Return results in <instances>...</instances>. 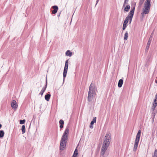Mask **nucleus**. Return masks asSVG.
<instances>
[{"label": "nucleus", "instance_id": "35", "mask_svg": "<svg viewBox=\"0 0 157 157\" xmlns=\"http://www.w3.org/2000/svg\"><path fill=\"white\" fill-rule=\"evenodd\" d=\"M72 157H77L76 156V155H75V156H74V155H73L72 156Z\"/></svg>", "mask_w": 157, "mask_h": 157}, {"label": "nucleus", "instance_id": "36", "mask_svg": "<svg viewBox=\"0 0 157 157\" xmlns=\"http://www.w3.org/2000/svg\"><path fill=\"white\" fill-rule=\"evenodd\" d=\"M60 13H59V15H58V17H59V16H60Z\"/></svg>", "mask_w": 157, "mask_h": 157}, {"label": "nucleus", "instance_id": "15", "mask_svg": "<svg viewBox=\"0 0 157 157\" xmlns=\"http://www.w3.org/2000/svg\"><path fill=\"white\" fill-rule=\"evenodd\" d=\"M123 79H120L119 80L118 83V86L119 88L122 87L123 84Z\"/></svg>", "mask_w": 157, "mask_h": 157}, {"label": "nucleus", "instance_id": "16", "mask_svg": "<svg viewBox=\"0 0 157 157\" xmlns=\"http://www.w3.org/2000/svg\"><path fill=\"white\" fill-rule=\"evenodd\" d=\"M59 123L60 124V126H59L60 128L61 129H62L63 127V125L64 124V121L63 120H60L59 121Z\"/></svg>", "mask_w": 157, "mask_h": 157}, {"label": "nucleus", "instance_id": "18", "mask_svg": "<svg viewBox=\"0 0 157 157\" xmlns=\"http://www.w3.org/2000/svg\"><path fill=\"white\" fill-rule=\"evenodd\" d=\"M130 6L129 5H127L124 9V11L126 12L128 11L130 9Z\"/></svg>", "mask_w": 157, "mask_h": 157}, {"label": "nucleus", "instance_id": "5", "mask_svg": "<svg viewBox=\"0 0 157 157\" xmlns=\"http://www.w3.org/2000/svg\"><path fill=\"white\" fill-rule=\"evenodd\" d=\"M97 89L94 84L91 83L89 87L88 93L95 95L96 93Z\"/></svg>", "mask_w": 157, "mask_h": 157}, {"label": "nucleus", "instance_id": "12", "mask_svg": "<svg viewBox=\"0 0 157 157\" xmlns=\"http://www.w3.org/2000/svg\"><path fill=\"white\" fill-rule=\"evenodd\" d=\"M152 34V33H151V35L149 38V40H148L147 43V46L146 48V51H148L149 48L151 43V40L152 39V37H151Z\"/></svg>", "mask_w": 157, "mask_h": 157}, {"label": "nucleus", "instance_id": "11", "mask_svg": "<svg viewBox=\"0 0 157 157\" xmlns=\"http://www.w3.org/2000/svg\"><path fill=\"white\" fill-rule=\"evenodd\" d=\"M95 95L90 94L89 93H88V96L87 97V99L89 102H91L94 97L95 96Z\"/></svg>", "mask_w": 157, "mask_h": 157}, {"label": "nucleus", "instance_id": "13", "mask_svg": "<svg viewBox=\"0 0 157 157\" xmlns=\"http://www.w3.org/2000/svg\"><path fill=\"white\" fill-rule=\"evenodd\" d=\"M52 8L53 9V10H52V13L53 14L56 13L58 11V7L57 6H54L52 7Z\"/></svg>", "mask_w": 157, "mask_h": 157}, {"label": "nucleus", "instance_id": "25", "mask_svg": "<svg viewBox=\"0 0 157 157\" xmlns=\"http://www.w3.org/2000/svg\"><path fill=\"white\" fill-rule=\"evenodd\" d=\"M96 122V117H94L93 118V120L90 123L93 124Z\"/></svg>", "mask_w": 157, "mask_h": 157}, {"label": "nucleus", "instance_id": "28", "mask_svg": "<svg viewBox=\"0 0 157 157\" xmlns=\"http://www.w3.org/2000/svg\"><path fill=\"white\" fill-rule=\"evenodd\" d=\"M78 154V151L76 149H75L73 155H74V156H75V155H76V156H77V155Z\"/></svg>", "mask_w": 157, "mask_h": 157}, {"label": "nucleus", "instance_id": "10", "mask_svg": "<svg viewBox=\"0 0 157 157\" xmlns=\"http://www.w3.org/2000/svg\"><path fill=\"white\" fill-rule=\"evenodd\" d=\"M47 78H46V84L44 87H43L41 91L39 93V94L41 95H43V93L45 91L47 87Z\"/></svg>", "mask_w": 157, "mask_h": 157}, {"label": "nucleus", "instance_id": "34", "mask_svg": "<svg viewBox=\"0 0 157 157\" xmlns=\"http://www.w3.org/2000/svg\"><path fill=\"white\" fill-rule=\"evenodd\" d=\"M155 82L156 83H157V80H155Z\"/></svg>", "mask_w": 157, "mask_h": 157}, {"label": "nucleus", "instance_id": "27", "mask_svg": "<svg viewBox=\"0 0 157 157\" xmlns=\"http://www.w3.org/2000/svg\"><path fill=\"white\" fill-rule=\"evenodd\" d=\"M25 119L21 120L20 121V124H23L25 123Z\"/></svg>", "mask_w": 157, "mask_h": 157}, {"label": "nucleus", "instance_id": "2", "mask_svg": "<svg viewBox=\"0 0 157 157\" xmlns=\"http://www.w3.org/2000/svg\"><path fill=\"white\" fill-rule=\"evenodd\" d=\"M69 129L68 128H67L62 136L60 140V149L63 151L66 145V143L67 141L68 136L69 134Z\"/></svg>", "mask_w": 157, "mask_h": 157}, {"label": "nucleus", "instance_id": "17", "mask_svg": "<svg viewBox=\"0 0 157 157\" xmlns=\"http://www.w3.org/2000/svg\"><path fill=\"white\" fill-rule=\"evenodd\" d=\"M51 95L50 94H46L45 96V99L47 101H49L50 98L51 97Z\"/></svg>", "mask_w": 157, "mask_h": 157}, {"label": "nucleus", "instance_id": "1", "mask_svg": "<svg viewBox=\"0 0 157 157\" xmlns=\"http://www.w3.org/2000/svg\"><path fill=\"white\" fill-rule=\"evenodd\" d=\"M111 134L107 133L104 137V140L101 150L100 155L103 156L109 146L111 141Z\"/></svg>", "mask_w": 157, "mask_h": 157}, {"label": "nucleus", "instance_id": "30", "mask_svg": "<svg viewBox=\"0 0 157 157\" xmlns=\"http://www.w3.org/2000/svg\"><path fill=\"white\" fill-rule=\"evenodd\" d=\"M128 1L129 0H124V1L123 5V7H124L126 4H128Z\"/></svg>", "mask_w": 157, "mask_h": 157}, {"label": "nucleus", "instance_id": "20", "mask_svg": "<svg viewBox=\"0 0 157 157\" xmlns=\"http://www.w3.org/2000/svg\"><path fill=\"white\" fill-rule=\"evenodd\" d=\"M129 19L130 18H129V14L127 16V17L125 18V20H124V22L127 24Z\"/></svg>", "mask_w": 157, "mask_h": 157}, {"label": "nucleus", "instance_id": "7", "mask_svg": "<svg viewBox=\"0 0 157 157\" xmlns=\"http://www.w3.org/2000/svg\"><path fill=\"white\" fill-rule=\"evenodd\" d=\"M68 66V59L67 60L65 61V65L63 72V82L64 81L65 77L66 76Z\"/></svg>", "mask_w": 157, "mask_h": 157}, {"label": "nucleus", "instance_id": "29", "mask_svg": "<svg viewBox=\"0 0 157 157\" xmlns=\"http://www.w3.org/2000/svg\"><path fill=\"white\" fill-rule=\"evenodd\" d=\"M157 157V150H155L154 153V155L152 157Z\"/></svg>", "mask_w": 157, "mask_h": 157}, {"label": "nucleus", "instance_id": "8", "mask_svg": "<svg viewBox=\"0 0 157 157\" xmlns=\"http://www.w3.org/2000/svg\"><path fill=\"white\" fill-rule=\"evenodd\" d=\"M157 105V93L156 94L155 97V99L154 100V103L153 104V105L152 107V109L154 111Z\"/></svg>", "mask_w": 157, "mask_h": 157}, {"label": "nucleus", "instance_id": "26", "mask_svg": "<svg viewBox=\"0 0 157 157\" xmlns=\"http://www.w3.org/2000/svg\"><path fill=\"white\" fill-rule=\"evenodd\" d=\"M127 26V24H126V23L124 22L123 24V27H122L123 30H124L125 29V28Z\"/></svg>", "mask_w": 157, "mask_h": 157}, {"label": "nucleus", "instance_id": "14", "mask_svg": "<svg viewBox=\"0 0 157 157\" xmlns=\"http://www.w3.org/2000/svg\"><path fill=\"white\" fill-rule=\"evenodd\" d=\"M149 13V12L143 10V12L141 13V19L142 20L143 19L145 14H147Z\"/></svg>", "mask_w": 157, "mask_h": 157}, {"label": "nucleus", "instance_id": "19", "mask_svg": "<svg viewBox=\"0 0 157 157\" xmlns=\"http://www.w3.org/2000/svg\"><path fill=\"white\" fill-rule=\"evenodd\" d=\"M66 55L67 56H71L72 55V53L70 50H68L65 53Z\"/></svg>", "mask_w": 157, "mask_h": 157}, {"label": "nucleus", "instance_id": "24", "mask_svg": "<svg viewBox=\"0 0 157 157\" xmlns=\"http://www.w3.org/2000/svg\"><path fill=\"white\" fill-rule=\"evenodd\" d=\"M128 33L127 31L126 32L124 37V39L125 40H127L128 39Z\"/></svg>", "mask_w": 157, "mask_h": 157}, {"label": "nucleus", "instance_id": "6", "mask_svg": "<svg viewBox=\"0 0 157 157\" xmlns=\"http://www.w3.org/2000/svg\"><path fill=\"white\" fill-rule=\"evenodd\" d=\"M150 2V0H146L144 4V7L143 9L144 10H145L149 12L150 9V8L151 6Z\"/></svg>", "mask_w": 157, "mask_h": 157}, {"label": "nucleus", "instance_id": "22", "mask_svg": "<svg viewBox=\"0 0 157 157\" xmlns=\"http://www.w3.org/2000/svg\"><path fill=\"white\" fill-rule=\"evenodd\" d=\"M4 135V132L3 130H0V138H2Z\"/></svg>", "mask_w": 157, "mask_h": 157}, {"label": "nucleus", "instance_id": "33", "mask_svg": "<svg viewBox=\"0 0 157 157\" xmlns=\"http://www.w3.org/2000/svg\"><path fill=\"white\" fill-rule=\"evenodd\" d=\"M2 127V125L0 124V128Z\"/></svg>", "mask_w": 157, "mask_h": 157}, {"label": "nucleus", "instance_id": "21", "mask_svg": "<svg viewBox=\"0 0 157 157\" xmlns=\"http://www.w3.org/2000/svg\"><path fill=\"white\" fill-rule=\"evenodd\" d=\"M22 134H24L25 132V125H22L21 128Z\"/></svg>", "mask_w": 157, "mask_h": 157}, {"label": "nucleus", "instance_id": "32", "mask_svg": "<svg viewBox=\"0 0 157 157\" xmlns=\"http://www.w3.org/2000/svg\"><path fill=\"white\" fill-rule=\"evenodd\" d=\"M99 0H97V1H96V5L97 4V3L99 2Z\"/></svg>", "mask_w": 157, "mask_h": 157}, {"label": "nucleus", "instance_id": "31", "mask_svg": "<svg viewBox=\"0 0 157 157\" xmlns=\"http://www.w3.org/2000/svg\"><path fill=\"white\" fill-rule=\"evenodd\" d=\"M93 124L90 123V128H93Z\"/></svg>", "mask_w": 157, "mask_h": 157}, {"label": "nucleus", "instance_id": "4", "mask_svg": "<svg viewBox=\"0 0 157 157\" xmlns=\"http://www.w3.org/2000/svg\"><path fill=\"white\" fill-rule=\"evenodd\" d=\"M136 5V3L134 2L133 4L132 5L131 10L129 13V18L130 19L129 20V24L131 23L133 17V16L135 10V6Z\"/></svg>", "mask_w": 157, "mask_h": 157}, {"label": "nucleus", "instance_id": "23", "mask_svg": "<svg viewBox=\"0 0 157 157\" xmlns=\"http://www.w3.org/2000/svg\"><path fill=\"white\" fill-rule=\"evenodd\" d=\"M144 0H140L139 4V7L140 8L143 3Z\"/></svg>", "mask_w": 157, "mask_h": 157}, {"label": "nucleus", "instance_id": "9", "mask_svg": "<svg viewBox=\"0 0 157 157\" xmlns=\"http://www.w3.org/2000/svg\"><path fill=\"white\" fill-rule=\"evenodd\" d=\"M11 105L13 109H17L18 106L16 101L14 100H13L12 102L11 103Z\"/></svg>", "mask_w": 157, "mask_h": 157}, {"label": "nucleus", "instance_id": "3", "mask_svg": "<svg viewBox=\"0 0 157 157\" xmlns=\"http://www.w3.org/2000/svg\"><path fill=\"white\" fill-rule=\"evenodd\" d=\"M141 132V130H139L138 131V133L136 134L134 146V151H136L137 148L138 143L140 137Z\"/></svg>", "mask_w": 157, "mask_h": 157}]
</instances>
